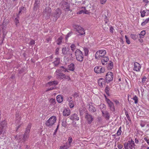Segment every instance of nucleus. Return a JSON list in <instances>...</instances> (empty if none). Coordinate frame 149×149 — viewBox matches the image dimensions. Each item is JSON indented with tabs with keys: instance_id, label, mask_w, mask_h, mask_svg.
I'll use <instances>...</instances> for the list:
<instances>
[{
	"instance_id": "nucleus-35",
	"label": "nucleus",
	"mask_w": 149,
	"mask_h": 149,
	"mask_svg": "<svg viewBox=\"0 0 149 149\" xmlns=\"http://www.w3.org/2000/svg\"><path fill=\"white\" fill-rule=\"evenodd\" d=\"M49 102L50 103V104L52 105H54L56 103V100L54 99L51 98V99L49 100Z\"/></svg>"
},
{
	"instance_id": "nucleus-13",
	"label": "nucleus",
	"mask_w": 149,
	"mask_h": 149,
	"mask_svg": "<svg viewBox=\"0 0 149 149\" xmlns=\"http://www.w3.org/2000/svg\"><path fill=\"white\" fill-rule=\"evenodd\" d=\"M95 72L96 73H104L105 70L104 68L102 67L101 66H97L94 69Z\"/></svg>"
},
{
	"instance_id": "nucleus-64",
	"label": "nucleus",
	"mask_w": 149,
	"mask_h": 149,
	"mask_svg": "<svg viewBox=\"0 0 149 149\" xmlns=\"http://www.w3.org/2000/svg\"><path fill=\"white\" fill-rule=\"evenodd\" d=\"M78 96V94L77 93H74V94L73 95V96L74 97H75V96Z\"/></svg>"
},
{
	"instance_id": "nucleus-56",
	"label": "nucleus",
	"mask_w": 149,
	"mask_h": 149,
	"mask_svg": "<svg viewBox=\"0 0 149 149\" xmlns=\"http://www.w3.org/2000/svg\"><path fill=\"white\" fill-rule=\"evenodd\" d=\"M140 125L141 127H143L145 126V123L143 122H142L140 124Z\"/></svg>"
},
{
	"instance_id": "nucleus-54",
	"label": "nucleus",
	"mask_w": 149,
	"mask_h": 149,
	"mask_svg": "<svg viewBox=\"0 0 149 149\" xmlns=\"http://www.w3.org/2000/svg\"><path fill=\"white\" fill-rule=\"evenodd\" d=\"M114 30V29L113 28V27L112 26H111L110 29V31L111 33H113V30Z\"/></svg>"
},
{
	"instance_id": "nucleus-59",
	"label": "nucleus",
	"mask_w": 149,
	"mask_h": 149,
	"mask_svg": "<svg viewBox=\"0 0 149 149\" xmlns=\"http://www.w3.org/2000/svg\"><path fill=\"white\" fill-rule=\"evenodd\" d=\"M59 50V49L58 48H57L56 50V54H58V51Z\"/></svg>"
},
{
	"instance_id": "nucleus-30",
	"label": "nucleus",
	"mask_w": 149,
	"mask_h": 149,
	"mask_svg": "<svg viewBox=\"0 0 149 149\" xmlns=\"http://www.w3.org/2000/svg\"><path fill=\"white\" fill-rule=\"evenodd\" d=\"M58 84V82L57 81H54L52 82H50L48 83L47 84V85H49V86H51V85H56Z\"/></svg>"
},
{
	"instance_id": "nucleus-49",
	"label": "nucleus",
	"mask_w": 149,
	"mask_h": 149,
	"mask_svg": "<svg viewBox=\"0 0 149 149\" xmlns=\"http://www.w3.org/2000/svg\"><path fill=\"white\" fill-rule=\"evenodd\" d=\"M72 34L71 32L69 33H68L66 35V37H65V39L66 40H67L68 38L70 36H71V34Z\"/></svg>"
},
{
	"instance_id": "nucleus-12",
	"label": "nucleus",
	"mask_w": 149,
	"mask_h": 149,
	"mask_svg": "<svg viewBox=\"0 0 149 149\" xmlns=\"http://www.w3.org/2000/svg\"><path fill=\"white\" fill-rule=\"evenodd\" d=\"M62 12L61 10L59 8H57L55 10L53 16L55 18V20H56L60 16Z\"/></svg>"
},
{
	"instance_id": "nucleus-42",
	"label": "nucleus",
	"mask_w": 149,
	"mask_h": 149,
	"mask_svg": "<svg viewBox=\"0 0 149 149\" xmlns=\"http://www.w3.org/2000/svg\"><path fill=\"white\" fill-rule=\"evenodd\" d=\"M113 101L115 103L116 106H118L120 104V102L117 100L114 99Z\"/></svg>"
},
{
	"instance_id": "nucleus-11",
	"label": "nucleus",
	"mask_w": 149,
	"mask_h": 149,
	"mask_svg": "<svg viewBox=\"0 0 149 149\" xmlns=\"http://www.w3.org/2000/svg\"><path fill=\"white\" fill-rule=\"evenodd\" d=\"M113 74L111 72H108L106 74L105 77L106 81L109 83L113 80Z\"/></svg>"
},
{
	"instance_id": "nucleus-60",
	"label": "nucleus",
	"mask_w": 149,
	"mask_h": 149,
	"mask_svg": "<svg viewBox=\"0 0 149 149\" xmlns=\"http://www.w3.org/2000/svg\"><path fill=\"white\" fill-rule=\"evenodd\" d=\"M142 38H140L139 39V40L140 42L142 43L143 42V40L142 39Z\"/></svg>"
},
{
	"instance_id": "nucleus-6",
	"label": "nucleus",
	"mask_w": 149,
	"mask_h": 149,
	"mask_svg": "<svg viewBox=\"0 0 149 149\" xmlns=\"http://www.w3.org/2000/svg\"><path fill=\"white\" fill-rule=\"evenodd\" d=\"M105 100L108 104V107L111 111L114 112L115 110V106L113 102L105 95Z\"/></svg>"
},
{
	"instance_id": "nucleus-24",
	"label": "nucleus",
	"mask_w": 149,
	"mask_h": 149,
	"mask_svg": "<svg viewBox=\"0 0 149 149\" xmlns=\"http://www.w3.org/2000/svg\"><path fill=\"white\" fill-rule=\"evenodd\" d=\"M83 9L77 12V14H81L82 13H84L85 14H87L88 12L86 10L85 7H82Z\"/></svg>"
},
{
	"instance_id": "nucleus-17",
	"label": "nucleus",
	"mask_w": 149,
	"mask_h": 149,
	"mask_svg": "<svg viewBox=\"0 0 149 149\" xmlns=\"http://www.w3.org/2000/svg\"><path fill=\"white\" fill-rule=\"evenodd\" d=\"M99 85L101 87L104 86L105 84V81L104 79L102 78L99 79L98 81Z\"/></svg>"
},
{
	"instance_id": "nucleus-57",
	"label": "nucleus",
	"mask_w": 149,
	"mask_h": 149,
	"mask_svg": "<svg viewBox=\"0 0 149 149\" xmlns=\"http://www.w3.org/2000/svg\"><path fill=\"white\" fill-rule=\"evenodd\" d=\"M135 142L137 144L139 143V141L138 139L136 138L134 140Z\"/></svg>"
},
{
	"instance_id": "nucleus-7",
	"label": "nucleus",
	"mask_w": 149,
	"mask_h": 149,
	"mask_svg": "<svg viewBox=\"0 0 149 149\" xmlns=\"http://www.w3.org/2000/svg\"><path fill=\"white\" fill-rule=\"evenodd\" d=\"M31 128V125H28L26 129L25 133L23 135V138L22 140V142L25 141L28 139L29 137V133L30 132Z\"/></svg>"
},
{
	"instance_id": "nucleus-43",
	"label": "nucleus",
	"mask_w": 149,
	"mask_h": 149,
	"mask_svg": "<svg viewBox=\"0 0 149 149\" xmlns=\"http://www.w3.org/2000/svg\"><path fill=\"white\" fill-rule=\"evenodd\" d=\"M121 127H120L117 132V134L118 136H119L121 135Z\"/></svg>"
},
{
	"instance_id": "nucleus-1",
	"label": "nucleus",
	"mask_w": 149,
	"mask_h": 149,
	"mask_svg": "<svg viewBox=\"0 0 149 149\" xmlns=\"http://www.w3.org/2000/svg\"><path fill=\"white\" fill-rule=\"evenodd\" d=\"M7 123L6 120H2L0 122V137L1 139H4L6 136L3 131L7 127Z\"/></svg>"
},
{
	"instance_id": "nucleus-27",
	"label": "nucleus",
	"mask_w": 149,
	"mask_h": 149,
	"mask_svg": "<svg viewBox=\"0 0 149 149\" xmlns=\"http://www.w3.org/2000/svg\"><path fill=\"white\" fill-rule=\"evenodd\" d=\"M68 69L71 71H73L74 69V65L73 63H71L68 66Z\"/></svg>"
},
{
	"instance_id": "nucleus-23",
	"label": "nucleus",
	"mask_w": 149,
	"mask_h": 149,
	"mask_svg": "<svg viewBox=\"0 0 149 149\" xmlns=\"http://www.w3.org/2000/svg\"><path fill=\"white\" fill-rule=\"evenodd\" d=\"M71 146L67 142L65 143L64 145L60 146L61 149H68Z\"/></svg>"
},
{
	"instance_id": "nucleus-37",
	"label": "nucleus",
	"mask_w": 149,
	"mask_h": 149,
	"mask_svg": "<svg viewBox=\"0 0 149 149\" xmlns=\"http://www.w3.org/2000/svg\"><path fill=\"white\" fill-rule=\"evenodd\" d=\"M149 21V17L146 19L144 22H143L141 24V25L142 26H144L146 24L148 23Z\"/></svg>"
},
{
	"instance_id": "nucleus-2",
	"label": "nucleus",
	"mask_w": 149,
	"mask_h": 149,
	"mask_svg": "<svg viewBox=\"0 0 149 149\" xmlns=\"http://www.w3.org/2000/svg\"><path fill=\"white\" fill-rule=\"evenodd\" d=\"M124 145L125 149H135L136 146L134 141L132 139L125 143Z\"/></svg>"
},
{
	"instance_id": "nucleus-32",
	"label": "nucleus",
	"mask_w": 149,
	"mask_h": 149,
	"mask_svg": "<svg viewBox=\"0 0 149 149\" xmlns=\"http://www.w3.org/2000/svg\"><path fill=\"white\" fill-rule=\"evenodd\" d=\"M59 72L60 71H63L64 72H69L68 70V69L66 68H65L63 66H61L60 67V69H59Z\"/></svg>"
},
{
	"instance_id": "nucleus-3",
	"label": "nucleus",
	"mask_w": 149,
	"mask_h": 149,
	"mask_svg": "<svg viewBox=\"0 0 149 149\" xmlns=\"http://www.w3.org/2000/svg\"><path fill=\"white\" fill-rule=\"evenodd\" d=\"M75 55L77 61L81 62L83 61L84 55L82 52L79 49H77L75 52Z\"/></svg>"
},
{
	"instance_id": "nucleus-51",
	"label": "nucleus",
	"mask_w": 149,
	"mask_h": 149,
	"mask_svg": "<svg viewBox=\"0 0 149 149\" xmlns=\"http://www.w3.org/2000/svg\"><path fill=\"white\" fill-rule=\"evenodd\" d=\"M64 78L65 79L68 80H69L70 79L69 76L65 75V77H64Z\"/></svg>"
},
{
	"instance_id": "nucleus-62",
	"label": "nucleus",
	"mask_w": 149,
	"mask_h": 149,
	"mask_svg": "<svg viewBox=\"0 0 149 149\" xmlns=\"http://www.w3.org/2000/svg\"><path fill=\"white\" fill-rule=\"evenodd\" d=\"M143 2H144L146 3H148L149 2V1L148 0H143Z\"/></svg>"
},
{
	"instance_id": "nucleus-21",
	"label": "nucleus",
	"mask_w": 149,
	"mask_h": 149,
	"mask_svg": "<svg viewBox=\"0 0 149 149\" xmlns=\"http://www.w3.org/2000/svg\"><path fill=\"white\" fill-rule=\"evenodd\" d=\"M70 119L73 120H78L79 119V117L78 115L76 113H74L70 117Z\"/></svg>"
},
{
	"instance_id": "nucleus-48",
	"label": "nucleus",
	"mask_w": 149,
	"mask_h": 149,
	"mask_svg": "<svg viewBox=\"0 0 149 149\" xmlns=\"http://www.w3.org/2000/svg\"><path fill=\"white\" fill-rule=\"evenodd\" d=\"M69 105L70 107V108H72L74 106V104L73 103V102H69Z\"/></svg>"
},
{
	"instance_id": "nucleus-8",
	"label": "nucleus",
	"mask_w": 149,
	"mask_h": 149,
	"mask_svg": "<svg viewBox=\"0 0 149 149\" xmlns=\"http://www.w3.org/2000/svg\"><path fill=\"white\" fill-rule=\"evenodd\" d=\"M60 6L65 11H68L70 10L69 4L65 1H62L60 4Z\"/></svg>"
},
{
	"instance_id": "nucleus-15",
	"label": "nucleus",
	"mask_w": 149,
	"mask_h": 149,
	"mask_svg": "<svg viewBox=\"0 0 149 149\" xmlns=\"http://www.w3.org/2000/svg\"><path fill=\"white\" fill-rule=\"evenodd\" d=\"M59 70L57 69L56 71L55 74L56 76V77L57 79H63L64 78L65 74L63 73L59 72Z\"/></svg>"
},
{
	"instance_id": "nucleus-44",
	"label": "nucleus",
	"mask_w": 149,
	"mask_h": 149,
	"mask_svg": "<svg viewBox=\"0 0 149 149\" xmlns=\"http://www.w3.org/2000/svg\"><path fill=\"white\" fill-rule=\"evenodd\" d=\"M146 12V11H145V10H141L140 13H141V16L142 17H144L145 15Z\"/></svg>"
},
{
	"instance_id": "nucleus-61",
	"label": "nucleus",
	"mask_w": 149,
	"mask_h": 149,
	"mask_svg": "<svg viewBox=\"0 0 149 149\" xmlns=\"http://www.w3.org/2000/svg\"><path fill=\"white\" fill-rule=\"evenodd\" d=\"M126 116H127V117L128 119L129 120H130V117H129V116L128 115V114H126Z\"/></svg>"
},
{
	"instance_id": "nucleus-63",
	"label": "nucleus",
	"mask_w": 149,
	"mask_h": 149,
	"mask_svg": "<svg viewBox=\"0 0 149 149\" xmlns=\"http://www.w3.org/2000/svg\"><path fill=\"white\" fill-rule=\"evenodd\" d=\"M54 88V87H53V88H48L47 90V91H50V90H52V89H53Z\"/></svg>"
},
{
	"instance_id": "nucleus-40",
	"label": "nucleus",
	"mask_w": 149,
	"mask_h": 149,
	"mask_svg": "<svg viewBox=\"0 0 149 149\" xmlns=\"http://www.w3.org/2000/svg\"><path fill=\"white\" fill-rule=\"evenodd\" d=\"M110 90V88L108 86H106L105 91L106 93L108 95H109V92Z\"/></svg>"
},
{
	"instance_id": "nucleus-45",
	"label": "nucleus",
	"mask_w": 149,
	"mask_h": 149,
	"mask_svg": "<svg viewBox=\"0 0 149 149\" xmlns=\"http://www.w3.org/2000/svg\"><path fill=\"white\" fill-rule=\"evenodd\" d=\"M125 37L126 39V41L127 43L128 44H129L130 43V41L129 39L128 38L127 36H125Z\"/></svg>"
},
{
	"instance_id": "nucleus-5",
	"label": "nucleus",
	"mask_w": 149,
	"mask_h": 149,
	"mask_svg": "<svg viewBox=\"0 0 149 149\" xmlns=\"http://www.w3.org/2000/svg\"><path fill=\"white\" fill-rule=\"evenodd\" d=\"M106 52L105 50H100L98 51L96 53L95 57V59H100L102 58L106 54Z\"/></svg>"
},
{
	"instance_id": "nucleus-31",
	"label": "nucleus",
	"mask_w": 149,
	"mask_h": 149,
	"mask_svg": "<svg viewBox=\"0 0 149 149\" xmlns=\"http://www.w3.org/2000/svg\"><path fill=\"white\" fill-rule=\"evenodd\" d=\"M113 67V63L111 61H109L108 65V68L109 70H111Z\"/></svg>"
},
{
	"instance_id": "nucleus-14",
	"label": "nucleus",
	"mask_w": 149,
	"mask_h": 149,
	"mask_svg": "<svg viewBox=\"0 0 149 149\" xmlns=\"http://www.w3.org/2000/svg\"><path fill=\"white\" fill-rule=\"evenodd\" d=\"M51 9L49 8H46L45 10L43 11L44 15L47 19L49 18L51 15Z\"/></svg>"
},
{
	"instance_id": "nucleus-39",
	"label": "nucleus",
	"mask_w": 149,
	"mask_h": 149,
	"mask_svg": "<svg viewBox=\"0 0 149 149\" xmlns=\"http://www.w3.org/2000/svg\"><path fill=\"white\" fill-rule=\"evenodd\" d=\"M84 55L85 56H87L89 52L87 48H84Z\"/></svg>"
},
{
	"instance_id": "nucleus-55",
	"label": "nucleus",
	"mask_w": 149,
	"mask_h": 149,
	"mask_svg": "<svg viewBox=\"0 0 149 149\" xmlns=\"http://www.w3.org/2000/svg\"><path fill=\"white\" fill-rule=\"evenodd\" d=\"M29 44L31 45H33L35 44V41L33 40H31L29 43Z\"/></svg>"
},
{
	"instance_id": "nucleus-38",
	"label": "nucleus",
	"mask_w": 149,
	"mask_h": 149,
	"mask_svg": "<svg viewBox=\"0 0 149 149\" xmlns=\"http://www.w3.org/2000/svg\"><path fill=\"white\" fill-rule=\"evenodd\" d=\"M134 101V103L136 104H137L138 102V97L136 95H134L133 97L132 98Z\"/></svg>"
},
{
	"instance_id": "nucleus-4",
	"label": "nucleus",
	"mask_w": 149,
	"mask_h": 149,
	"mask_svg": "<svg viewBox=\"0 0 149 149\" xmlns=\"http://www.w3.org/2000/svg\"><path fill=\"white\" fill-rule=\"evenodd\" d=\"M56 120V118L55 116L51 117L45 123L47 126L51 127L53 125Z\"/></svg>"
},
{
	"instance_id": "nucleus-10",
	"label": "nucleus",
	"mask_w": 149,
	"mask_h": 149,
	"mask_svg": "<svg viewBox=\"0 0 149 149\" xmlns=\"http://www.w3.org/2000/svg\"><path fill=\"white\" fill-rule=\"evenodd\" d=\"M74 28L76 29L77 31L79 33L80 35H83L85 34L84 29L81 26L75 25L74 26Z\"/></svg>"
},
{
	"instance_id": "nucleus-41",
	"label": "nucleus",
	"mask_w": 149,
	"mask_h": 149,
	"mask_svg": "<svg viewBox=\"0 0 149 149\" xmlns=\"http://www.w3.org/2000/svg\"><path fill=\"white\" fill-rule=\"evenodd\" d=\"M62 38L61 37H59L57 39L56 42L58 45H59L61 44L62 41Z\"/></svg>"
},
{
	"instance_id": "nucleus-33",
	"label": "nucleus",
	"mask_w": 149,
	"mask_h": 149,
	"mask_svg": "<svg viewBox=\"0 0 149 149\" xmlns=\"http://www.w3.org/2000/svg\"><path fill=\"white\" fill-rule=\"evenodd\" d=\"M62 53L64 55H66L68 54L69 53V51L66 50V49L65 47H63L62 49Z\"/></svg>"
},
{
	"instance_id": "nucleus-58",
	"label": "nucleus",
	"mask_w": 149,
	"mask_h": 149,
	"mask_svg": "<svg viewBox=\"0 0 149 149\" xmlns=\"http://www.w3.org/2000/svg\"><path fill=\"white\" fill-rule=\"evenodd\" d=\"M118 148L119 149H122L123 147V146L121 145H119L118 146Z\"/></svg>"
},
{
	"instance_id": "nucleus-16",
	"label": "nucleus",
	"mask_w": 149,
	"mask_h": 149,
	"mask_svg": "<svg viewBox=\"0 0 149 149\" xmlns=\"http://www.w3.org/2000/svg\"><path fill=\"white\" fill-rule=\"evenodd\" d=\"M134 67L133 68V70L136 72H139L140 71L141 67L140 64L136 62H135L134 63Z\"/></svg>"
},
{
	"instance_id": "nucleus-34",
	"label": "nucleus",
	"mask_w": 149,
	"mask_h": 149,
	"mask_svg": "<svg viewBox=\"0 0 149 149\" xmlns=\"http://www.w3.org/2000/svg\"><path fill=\"white\" fill-rule=\"evenodd\" d=\"M146 34V32L144 30L142 31L139 35L140 36V38H143L144 37V36Z\"/></svg>"
},
{
	"instance_id": "nucleus-36",
	"label": "nucleus",
	"mask_w": 149,
	"mask_h": 149,
	"mask_svg": "<svg viewBox=\"0 0 149 149\" xmlns=\"http://www.w3.org/2000/svg\"><path fill=\"white\" fill-rule=\"evenodd\" d=\"M131 38L134 40H136L138 36L136 34H131L130 35Z\"/></svg>"
},
{
	"instance_id": "nucleus-9",
	"label": "nucleus",
	"mask_w": 149,
	"mask_h": 149,
	"mask_svg": "<svg viewBox=\"0 0 149 149\" xmlns=\"http://www.w3.org/2000/svg\"><path fill=\"white\" fill-rule=\"evenodd\" d=\"M18 14L17 15V17L15 19V22L16 25L17 26V24L19 23V16L21 13H24L26 11V8L23 7H22L19 8Z\"/></svg>"
},
{
	"instance_id": "nucleus-46",
	"label": "nucleus",
	"mask_w": 149,
	"mask_h": 149,
	"mask_svg": "<svg viewBox=\"0 0 149 149\" xmlns=\"http://www.w3.org/2000/svg\"><path fill=\"white\" fill-rule=\"evenodd\" d=\"M70 48L71 50L72 51H74L75 49L76 46L74 45L73 44L70 46Z\"/></svg>"
},
{
	"instance_id": "nucleus-18",
	"label": "nucleus",
	"mask_w": 149,
	"mask_h": 149,
	"mask_svg": "<svg viewBox=\"0 0 149 149\" xmlns=\"http://www.w3.org/2000/svg\"><path fill=\"white\" fill-rule=\"evenodd\" d=\"M101 63L103 65L107 64L109 61V58L107 56H104L101 58Z\"/></svg>"
},
{
	"instance_id": "nucleus-28",
	"label": "nucleus",
	"mask_w": 149,
	"mask_h": 149,
	"mask_svg": "<svg viewBox=\"0 0 149 149\" xmlns=\"http://www.w3.org/2000/svg\"><path fill=\"white\" fill-rule=\"evenodd\" d=\"M148 82V80L145 76H144L142 78L141 82L143 84H146Z\"/></svg>"
},
{
	"instance_id": "nucleus-19",
	"label": "nucleus",
	"mask_w": 149,
	"mask_h": 149,
	"mask_svg": "<svg viewBox=\"0 0 149 149\" xmlns=\"http://www.w3.org/2000/svg\"><path fill=\"white\" fill-rule=\"evenodd\" d=\"M85 118L88 121V123H91L93 120L92 116L89 114L88 113H86Z\"/></svg>"
},
{
	"instance_id": "nucleus-25",
	"label": "nucleus",
	"mask_w": 149,
	"mask_h": 149,
	"mask_svg": "<svg viewBox=\"0 0 149 149\" xmlns=\"http://www.w3.org/2000/svg\"><path fill=\"white\" fill-rule=\"evenodd\" d=\"M57 102L59 103H61L63 101V99L62 96L60 95H58L56 97Z\"/></svg>"
},
{
	"instance_id": "nucleus-52",
	"label": "nucleus",
	"mask_w": 149,
	"mask_h": 149,
	"mask_svg": "<svg viewBox=\"0 0 149 149\" xmlns=\"http://www.w3.org/2000/svg\"><path fill=\"white\" fill-rule=\"evenodd\" d=\"M106 1L107 0H100V2L101 4H103L106 3Z\"/></svg>"
},
{
	"instance_id": "nucleus-47",
	"label": "nucleus",
	"mask_w": 149,
	"mask_h": 149,
	"mask_svg": "<svg viewBox=\"0 0 149 149\" xmlns=\"http://www.w3.org/2000/svg\"><path fill=\"white\" fill-rule=\"evenodd\" d=\"M72 138L71 137H69L68 139V143L71 145V143L72 142Z\"/></svg>"
},
{
	"instance_id": "nucleus-26",
	"label": "nucleus",
	"mask_w": 149,
	"mask_h": 149,
	"mask_svg": "<svg viewBox=\"0 0 149 149\" xmlns=\"http://www.w3.org/2000/svg\"><path fill=\"white\" fill-rule=\"evenodd\" d=\"M89 110V111L92 113H94L96 111L95 107L92 105H90Z\"/></svg>"
},
{
	"instance_id": "nucleus-20",
	"label": "nucleus",
	"mask_w": 149,
	"mask_h": 149,
	"mask_svg": "<svg viewBox=\"0 0 149 149\" xmlns=\"http://www.w3.org/2000/svg\"><path fill=\"white\" fill-rule=\"evenodd\" d=\"M103 116L107 119L108 120L110 118V114L109 112L107 111H102Z\"/></svg>"
},
{
	"instance_id": "nucleus-53",
	"label": "nucleus",
	"mask_w": 149,
	"mask_h": 149,
	"mask_svg": "<svg viewBox=\"0 0 149 149\" xmlns=\"http://www.w3.org/2000/svg\"><path fill=\"white\" fill-rule=\"evenodd\" d=\"M67 100L69 102H72V97H69L67 98Z\"/></svg>"
},
{
	"instance_id": "nucleus-50",
	"label": "nucleus",
	"mask_w": 149,
	"mask_h": 149,
	"mask_svg": "<svg viewBox=\"0 0 149 149\" xmlns=\"http://www.w3.org/2000/svg\"><path fill=\"white\" fill-rule=\"evenodd\" d=\"M144 140L147 142V143L149 145V139L146 137H145Z\"/></svg>"
},
{
	"instance_id": "nucleus-29",
	"label": "nucleus",
	"mask_w": 149,
	"mask_h": 149,
	"mask_svg": "<svg viewBox=\"0 0 149 149\" xmlns=\"http://www.w3.org/2000/svg\"><path fill=\"white\" fill-rule=\"evenodd\" d=\"M60 62V59L58 58H55V60L53 62L55 66L58 65Z\"/></svg>"
},
{
	"instance_id": "nucleus-22",
	"label": "nucleus",
	"mask_w": 149,
	"mask_h": 149,
	"mask_svg": "<svg viewBox=\"0 0 149 149\" xmlns=\"http://www.w3.org/2000/svg\"><path fill=\"white\" fill-rule=\"evenodd\" d=\"M70 114V111L68 109H65L63 112V115L64 116H67Z\"/></svg>"
}]
</instances>
